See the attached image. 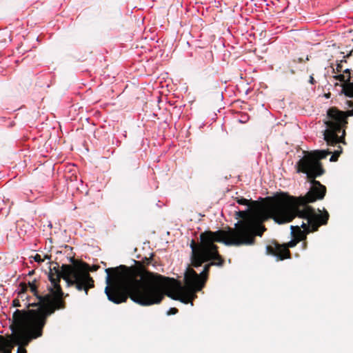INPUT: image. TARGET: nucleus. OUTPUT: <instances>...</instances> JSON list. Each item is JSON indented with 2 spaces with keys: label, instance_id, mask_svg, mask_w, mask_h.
<instances>
[{
  "label": "nucleus",
  "instance_id": "nucleus-1",
  "mask_svg": "<svg viewBox=\"0 0 353 353\" xmlns=\"http://www.w3.org/2000/svg\"><path fill=\"white\" fill-rule=\"evenodd\" d=\"M276 196L268 198L263 208L240 210L236 212L241 221L235 224L234 228L227 230H219L216 232L205 231L200 234V243L192 240V265L201 266L203 263L210 261L204 266L203 270L197 274L192 268L188 266L184 273L183 284L178 276V301L183 303H191L197 297L196 293L201 291L208 279L210 267H221L224 259L219 254L218 246L214 242L223 243L226 245H252L255 243L256 236H262L266 230L263 223L269 219H273L274 214L279 205H276Z\"/></svg>",
  "mask_w": 353,
  "mask_h": 353
},
{
  "label": "nucleus",
  "instance_id": "nucleus-2",
  "mask_svg": "<svg viewBox=\"0 0 353 353\" xmlns=\"http://www.w3.org/2000/svg\"><path fill=\"white\" fill-rule=\"evenodd\" d=\"M79 276V268L76 265H62L61 270L59 265L50 268L48 274L50 285L48 286V292L45 294H39L37 279L28 281L26 283L28 289L37 298V302L26 303V307L28 310H16L14 312L10 328L12 331L17 332L15 338L27 343L41 337L48 318L56 311L66 307L65 299L68 294L63 292L60 285L61 279L65 281L67 286H74L77 290H81L83 285L77 277Z\"/></svg>",
  "mask_w": 353,
  "mask_h": 353
},
{
  "label": "nucleus",
  "instance_id": "nucleus-3",
  "mask_svg": "<svg viewBox=\"0 0 353 353\" xmlns=\"http://www.w3.org/2000/svg\"><path fill=\"white\" fill-rule=\"evenodd\" d=\"M153 254L142 259L143 265L128 267L121 265L105 269L107 274L105 293L109 301L116 304L130 298L143 306L160 303L165 296L176 300V279L147 270L145 265L152 263Z\"/></svg>",
  "mask_w": 353,
  "mask_h": 353
},
{
  "label": "nucleus",
  "instance_id": "nucleus-4",
  "mask_svg": "<svg viewBox=\"0 0 353 353\" xmlns=\"http://www.w3.org/2000/svg\"><path fill=\"white\" fill-rule=\"evenodd\" d=\"M304 206L301 205L299 208H294L279 205L273 216L274 221L279 224L290 222L296 217L301 219L302 221L300 223L291 226L293 238L299 242L305 240L307 234L317 231L321 225H327L330 217L325 210L321 214H314Z\"/></svg>",
  "mask_w": 353,
  "mask_h": 353
},
{
  "label": "nucleus",
  "instance_id": "nucleus-5",
  "mask_svg": "<svg viewBox=\"0 0 353 353\" xmlns=\"http://www.w3.org/2000/svg\"><path fill=\"white\" fill-rule=\"evenodd\" d=\"M353 116V109L345 112L341 111L336 107H332L327 112V120L325 121L327 129L324 131V139L327 145H337V149L332 152L330 161H336L342 153V148L339 144L345 143V128L347 124V117Z\"/></svg>",
  "mask_w": 353,
  "mask_h": 353
},
{
  "label": "nucleus",
  "instance_id": "nucleus-6",
  "mask_svg": "<svg viewBox=\"0 0 353 353\" xmlns=\"http://www.w3.org/2000/svg\"><path fill=\"white\" fill-rule=\"evenodd\" d=\"M307 178L312 184V187L304 196L294 197L283 192L276 195V205L294 208H299L303 205H305V209L309 208L314 214H317L315 210L308 204L323 199L326 194V187L316 181L315 179L316 177L307 176Z\"/></svg>",
  "mask_w": 353,
  "mask_h": 353
},
{
  "label": "nucleus",
  "instance_id": "nucleus-7",
  "mask_svg": "<svg viewBox=\"0 0 353 353\" xmlns=\"http://www.w3.org/2000/svg\"><path fill=\"white\" fill-rule=\"evenodd\" d=\"M304 156L296 164L298 173H303L307 176L318 177L325 173L321 160L332 153L329 150H314L304 152Z\"/></svg>",
  "mask_w": 353,
  "mask_h": 353
},
{
  "label": "nucleus",
  "instance_id": "nucleus-8",
  "mask_svg": "<svg viewBox=\"0 0 353 353\" xmlns=\"http://www.w3.org/2000/svg\"><path fill=\"white\" fill-rule=\"evenodd\" d=\"M70 260L72 263V264L70 265V266L76 265L79 268V275L81 276H78V279H79L80 283H82L83 285V288L80 291H85V293L87 295L89 289L92 288L94 286V281L90 276L89 272L97 271L99 268V266L92 265V267H90L88 263L77 260L74 257H71Z\"/></svg>",
  "mask_w": 353,
  "mask_h": 353
},
{
  "label": "nucleus",
  "instance_id": "nucleus-9",
  "mask_svg": "<svg viewBox=\"0 0 353 353\" xmlns=\"http://www.w3.org/2000/svg\"><path fill=\"white\" fill-rule=\"evenodd\" d=\"M16 331H12L8 339L0 335V353H27L26 347L30 343L15 338Z\"/></svg>",
  "mask_w": 353,
  "mask_h": 353
},
{
  "label": "nucleus",
  "instance_id": "nucleus-10",
  "mask_svg": "<svg viewBox=\"0 0 353 353\" xmlns=\"http://www.w3.org/2000/svg\"><path fill=\"white\" fill-rule=\"evenodd\" d=\"M299 241L293 239L288 243L279 244L276 241L271 242L270 245L266 246V252L268 254L276 256L277 261H283L291 258L290 248H294Z\"/></svg>",
  "mask_w": 353,
  "mask_h": 353
},
{
  "label": "nucleus",
  "instance_id": "nucleus-11",
  "mask_svg": "<svg viewBox=\"0 0 353 353\" xmlns=\"http://www.w3.org/2000/svg\"><path fill=\"white\" fill-rule=\"evenodd\" d=\"M235 200L239 204L248 205L249 206V208H251V209H254L256 208H263V205H260L259 203L256 201L248 200L243 197H236Z\"/></svg>",
  "mask_w": 353,
  "mask_h": 353
},
{
  "label": "nucleus",
  "instance_id": "nucleus-12",
  "mask_svg": "<svg viewBox=\"0 0 353 353\" xmlns=\"http://www.w3.org/2000/svg\"><path fill=\"white\" fill-rule=\"evenodd\" d=\"M28 290V286L25 282H22L19 284V290L18 292V299L20 298L23 301H25L28 299V296L27 295V291Z\"/></svg>",
  "mask_w": 353,
  "mask_h": 353
},
{
  "label": "nucleus",
  "instance_id": "nucleus-13",
  "mask_svg": "<svg viewBox=\"0 0 353 353\" xmlns=\"http://www.w3.org/2000/svg\"><path fill=\"white\" fill-rule=\"evenodd\" d=\"M33 259L36 262L41 263L44 261L45 259H50V256L48 255H45L44 259H42L40 254H36L34 256Z\"/></svg>",
  "mask_w": 353,
  "mask_h": 353
},
{
  "label": "nucleus",
  "instance_id": "nucleus-14",
  "mask_svg": "<svg viewBox=\"0 0 353 353\" xmlns=\"http://www.w3.org/2000/svg\"><path fill=\"white\" fill-rule=\"evenodd\" d=\"M334 79L336 80H339L341 82H343V83H345L347 81V77L345 74H339L334 77Z\"/></svg>",
  "mask_w": 353,
  "mask_h": 353
},
{
  "label": "nucleus",
  "instance_id": "nucleus-15",
  "mask_svg": "<svg viewBox=\"0 0 353 353\" xmlns=\"http://www.w3.org/2000/svg\"><path fill=\"white\" fill-rule=\"evenodd\" d=\"M303 61V59L302 58H298L297 59H294L290 63V67L292 68L293 64H295L296 63H302Z\"/></svg>",
  "mask_w": 353,
  "mask_h": 353
},
{
  "label": "nucleus",
  "instance_id": "nucleus-16",
  "mask_svg": "<svg viewBox=\"0 0 353 353\" xmlns=\"http://www.w3.org/2000/svg\"><path fill=\"white\" fill-rule=\"evenodd\" d=\"M176 314V307H172L170 308L168 312H167V314L168 315H174Z\"/></svg>",
  "mask_w": 353,
  "mask_h": 353
},
{
  "label": "nucleus",
  "instance_id": "nucleus-17",
  "mask_svg": "<svg viewBox=\"0 0 353 353\" xmlns=\"http://www.w3.org/2000/svg\"><path fill=\"white\" fill-rule=\"evenodd\" d=\"M353 52V50H351L347 55L343 57V59L341 60L339 63L342 64L343 62H346V58L350 57Z\"/></svg>",
  "mask_w": 353,
  "mask_h": 353
},
{
  "label": "nucleus",
  "instance_id": "nucleus-18",
  "mask_svg": "<svg viewBox=\"0 0 353 353\" xmlns=\"http://www.w3.org/2000/svg\"><path fill=\"white\" fill-rule=\"evenodd\" d=\"M12 305L14 307H21L20 301L19 299H16L13 300Z\"/></svg>",
  "mask_w": 353,
  "mask_h": 353
},
{
  "label": "nucleus",
  "instance_id": "nucleus-19",
  "mask_svg": "<svg viewBox=\"0 0 353 353\" xmlns=\"http://www.w3.org/2000/svg\"><path fill=\"white\" fill-rule=\"evenodd\" d=\"M342 64L341 63H338L336 65V71L338 72H341L342 70Z\"/></svg>",
  "mask_w": 353,
  "mask_h": 353
},
{
  "label": "nucleus",
  "instance_id": "nucleus-20",
  "mask_svg": "<svg viewBox=\"0 0 353 353\" xmlns=\"http://www.w3.org/2000/svg\"><path fill=\"white\" fill-rule=\"evenodd\" d=\"M309 82H310L311 84H312V85H314V84L315 83V82H316V81H315V80H314V77H313V76H312V75H311V76L310 77Z\"/></svg>",
  "mask_w": 353,
  "mask_h": 353
},
{
  "label": "nucleus",
  "instance_id": "nucleus-21",
  "mask_svg": "<svg viewBox=\"0 0 353 353\" xmlns=\"http://www.w3.org/2000/svg\"><path fill=\"white\" fill-rule=\"evenodd\" d=\"M290 71H291L292 74H294L295 73V71L293 69H291Z\"/></svg>",
  "mask_w": 353,
  "mask_h": 353
},
{
  "label": "nucleus",
  "instance_id": "nucleus-22",
  "mask_svg": "<svg viewBox=\"0 0 353 353\" xmlns=\"http://www.w3.org/2000/svg\"><path fill=\"white\" fill-rule=\"evenodd\" d=\"M33 273H34V270H32V272H30L29 275H32Z\"/></svg>",
  "mask_w": 353,
  "mask_h": 353
},
{
  "label": "nucleus",
  "instance_id": "nucleus-23",
  "mask_svg": "<svg viewBox=\"0 0 353 353\" xmlns=\"http://www.w3.org/2000/svg\"><path fill=\"white\" fill-rule=\"evenodd\" d=\"M330 94L329 93V94H326V95H325V97H326L327 98H329V97H330Z\"/></svg>",
  "mask_w": 353,
  "mask_h": 353
},
{
  "label": "nucleus",
  "instance_id": "nucleus-24",
  "mask_svg": "<svg viewBox=\"0 0 353 353\" xmlns=\"http://www.w3.org/2000/svg\"><path fill=\"white\" fill-rule=\"evenodd\" d=\"M306 61H309V57L308 56H307V57H306Z\"/></svg>",
  "mask_w": 353,
  "mask_h": 353
},
{
  "label": "nucleus",
  "instance_id": "nucleus-25",
  "mask_svg": "<svg viewBox=\"0 0 353 353\" xmlns=\"http://www.w3.org/2000/svg\"><path fill=\"white\" fill-rule=\"evenodd\" d=\"M184 90H185V92L187 91V88L186 87L184 88Z\"/></svg>",
  "mask_w": 353,
  "mask_h": 353
}]
</instances>
